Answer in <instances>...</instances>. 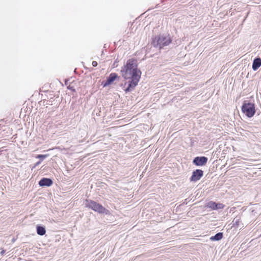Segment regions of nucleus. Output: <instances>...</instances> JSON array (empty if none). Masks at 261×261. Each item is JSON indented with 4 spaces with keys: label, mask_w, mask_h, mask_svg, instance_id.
Returning a JSON list of instances; mask_svg holds the SVG:
<instances>
[{
    "label": "nucleus",
    "mask_w": 261,
    "mask_h": 261,
    "mask_svg": "<svg viewBox=\"0 0 261 261\" xmlns=\"http://www.w3.org/2000/svg\"><path fill=\"white\" fill-rule=\"evenodd\" d=\"M120 73L124 80H129L121 85L122 88L125 93L130 92L138 85L142 74L138 68L137 60L134 58L128 59L121 67Z\"/></svg>",
    "instance_id": "nucleus-1"
},
{
    "label": "nucleus",
    "mask_w": 261,
    "mask_h": 261,
    "mask_svg": "<svg viewBox=\"0 0 261 261\" xmlns=\"http://www.w3.org/2000/svg\"><path fill=\"white\" fill-rule=\"evenodd\" d=\"M172 39L170 34L159 35L155 36L152 41V44L155 47L162 49L171 43Z\"/></svg>",
    "instance_id": "nucleus-2"
},
{
    "label": "nucleus",
    "mask_w": 261,
    "mask_h": 261,
    "mask_svg": "<svg viewBox=\"0 0 261 261\" xmlns=\"http://www.w3.org/2000/svg\"><path fill=\"white\" fill-rule=\"evenodd\" d=\"M85 205L87 207L90 208L99 214H108L109 212V211L101 204L92 200L86 199L85 201Z\"/></svg>",
    "instance_id": "nucleus-3"
},
{
    "label": "nucleus",
    "mask_w": 261,
    "mask_h": 261,
    "mask_svg": "<svg viewBox=\"0 0 261 261\" xmlns=\"http://www.w3.org/2000/svg\"><path fill=\"white\" fill-rule=\"evenodd\" d=\"M242 111L248 117L251 118L255 113V105L253 103L245 101L242 107Z\"/></svg>",
    "instance_id": "nucleus-4"
},
{
    "label": "nucleus",
    "mask_w": 261,
    "mask_h": 261,
    "mask_svg": "<svg viewBox=\"0 0 261 261\" xmlns=\"http://www.w3.org/2000/svg\"><path fill=\"white\" fill-rule=\"evenodd\" d=\"M203 175V172L202 170L196 169L192 172L190 177V180L196 182L199 180Z\"/></svg>",
    "instance_id": "nucleus-5"
},
{
    "label": "nucleus",
    "mask_w": 261,
    "mask_h": 261,
    "mask_svg": "<svg viewBox=\"0 0 261 261\" xmlns=\"http://www.w3.org/2000/svg\"><path fill=\"white\" fill-rule=\"evenodd\" d=\"M207 162V158L205 156L196 157L193 163L196 166H202L205 165Z\"/></svg>",
    "instance_id": "nucleus-6"
},
{
    "label": "nucleus",
    "mask_w": 261,
    "mask_h": 261,
    "mask_svg": "<svg viewBox=\"0 0 261 261\" xmlns=\"http://www.w3.org/2000/svg\"><path fill=\"white\" fill-rule=\"evenodd\" d=\"M118 78V75L116 73H111L108 77L107 81L103 83V87H106L112 84Z\"/></svg>",
    "instance_id": "nucleus-7"
},
{
    "label": "nucleus",
    "mask_w": 261,
    "mask_h": 261,
    "mask_svg": "<svg viewBox=\"0 0 261 261\" xmlns=\"http://www.w3.org/2000/svg\"><path fill=\"white\" fill-rule=\"evenodd\" d=\"M53 183V181L50 179L43 178L39 181V185L41 187H49L52 185Z\"/></svg>",
    "instance_id": "nucleus-8"
},
{
    "label": "nucleus",
    "mask_w": 261,
    "mask_h": 261,
    "mask_svg": "<svg viewBox=\"0 0 261 261\" xmlns=\"http://www.w3.org/2000/svg\"><path fill=\"white\" fill-rule=\"evenodd\" d=\"M261 66V59L260 58H256L254 60L252 64V69L256 70Z\"/></svg>",
    "instance_id": "nucleus-9"
},
{
    "label": "nucleus",
    "mask_w": 261,
    "mask_h": 261,
    "mask_svg": "<svg viewBox=\"0 0 261 261\" xmlns=\"http://www.w3.org/2000/svg\"><path fill=\"white\" fill-rule=\"evenodd\" d=\"M223 233L219 232L215 234L214 236L211 237L210 239L212 241H219L222 239Z\"/></svg>",
    "instance_id": "nucleus-10"
},
{
    "label": "nucleus",
    "mask_w": 261,
    "mask_h": 261,
    "mask_svg": "<svg viewBox=\"0 0 261 261\" xmlns=\"http://www.w3.org/2000/svg\"><path fill=\"white\" fill-rule=\"evenodd\" d=\"M37 233L40 236H43L45 234L46 230L44 227L37 226Z\"/></svg>",
    "instance_id": "nucleus-11"
},
{
    "label": "nucleus",
    "mask_w": 261,
    "mask_h": 261,
    "mask_svg": "<svg viewBox=\"0 0 261 261\" xmlns=\"http://www.w3.org/2000/svg\"><path fill=\"white\" fill-rule=\"evenodd\" d=\"M206 207L213 210H217L216 203L213 201H210L209 202H208L206 204Z\"/></svg>",
    "instance_id": "nucleus-12"
},
{
    "label": "nucleus",
    "mask_w": 261,
    "mask_h": 261,
    "mask_svg": "<svg viewBox=\"0 0 261 261\" xmlns=\"http://www.w3.org/2000/svg\"><path fill=\"white\" fill-rule=\"evenodd\" d=\"M234 222L233 225L235 227H238L239 226L240 223H241L240 219H238L236 220L234 219Z\"/></svg>",
    "instance_id": "nucleus-13"
},
{
    "label": "nucleus",
    "mask_w": 261,
    "mask_h": 261,
    "mask_svg": "<svg viewBox=\"0 0 261 261\" xmlns=\"http://www.w3.org/2000/svg\"><path fill=\"white\" fill-rule=\"evenodd\" d=\"M224 207H225V205L221 203H216L217 210L223 209L224 208Z\"/></svg>",
    "instance_id": "nucleus-14"
},
{
    "label": "nucleus",
    "mask_w": 261,
    "mask_h": 261,
    "mask_svg": "<svg viewBox=\"0 0 261 261\" xmlns=\"http://www.w3.org/2000/svg\"><path fill=\"white\" fill-rule=\"evenodd\" d=\"M48 154H38L36 156V158L43 160L44 159L46 158Z\"/></svg>",
    "instance_id": "nucleus-15"
},
{
    "label": "nucleus",
    "mask_w": 261,
    "mask_h": 261,
    "mask_svg": "<svg viewBox=\"0 0 261 261\" xmlns=\"http://www.w3.org/2000/svg\"><path fill=\"white\" fill-rule=\"evenodd\" d=\"M92 65L93 67H96L97 66L98 64H97V62L96 61H93L92 63Z\"/></svg>",
    "instance_id": "nucleus-16"
},
{
    "label": "nucleus",
    "mask_w": 261,
    "mask_h": 261,
    "mask_svg": "<svg viewBox=\"0 0 261 261\" xmlns=\"http://www.w3.org/2000/svg\"><path fill=\"white\" fill-rule=\"evenodd\" d=\"M5 250H3L1 252V254L2 255H3L5 254Z\"/></svg>",
    "instance_id": "nucleus-17"
},
{
    "label": "nucleus",
    "mask_w": 261,
    "mask_h": 261,
    "mask_svg": "<svg viewBox=\"0 0 261 261\" xmlns=\"http://www.w3.org/2000/svg\"><path fill=\"white\" fill-rule=\"evenodd\" d=\"M41 163V161H39V162H37L36 164H35V166H37L38 165H39Z\"/></svg>",
    "instance_id": "nucleus-18"
}]
</instances>
